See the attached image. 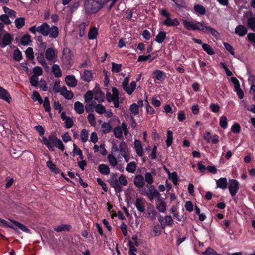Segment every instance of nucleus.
<instances>
[{"label": "nucleus", "instance_id": "f257e3e1", "mask_svg": "<svg viewBox=\"0 0 255 255\" xmlns=\"http://www.w3.org/2000/svg\"><path fill=\"white\" fill-rule=\"evenodd\" d=\"M183 25L188 30H197L205 33H210L215 38H217L219 35V33L217 31L212 27L207 26L206 24L203 21H188L185 20L183 22Z\"/></svg>", "mask_w": 255, "mask_h": 255}, {"label": "nucleus", "instance_id": "f03ea898", "mask_svg": "<svg viewBox=\"0 0 255 255\" xmlns=\"http://www.w3.org/2000/svg\"><path fill=\"white\" fill-rule=\"evenodd\" d=\"M42 143L46 145L48 149L52 152L54 151L55 147L58 148L60 150L63 151L65 146L60 139H58L54 134H51L48 138L43 137Z\"/></svg>", "mask_w": 255, "mask_h": 255}, {"label": "nucleus", "instance_id": "7ed1b4c3", "mask_svg": "<svg viewBox=\"0 0 255 255\" xmlns=\"http://www.w3.org/2000/svg\"><path fill=\"white\" fill-rule=\"evenodd\" d=\"M38 33L44 36L49 35L51 38L55 39L58 35L59 30L57 26H52V27H50L47 23L44 22L38 26Z\"/></svg>", "mask_w": 255, "mask_h": 255}, {"label": "nucleus", "instance_id": "20e7f679", "mask_svg": "<svg viewBox=\"0 0 255 255\" xmlns=\"http://www.w3.org/2000/svg\"><path fill=\"white\" fill-rule=\"evenodd\" d=\"M102 1H85L84 7L88 14L96 13L103 6Z\"/></svg>", "mask_w": 255, "mask_h": 255}, {"label": "nucleus", "instance_id": "39448f33", "mask_svg": "<svg viewBox=\"0 0 255 255\" xmlns=\"http://www.w3.org/2000/svg\"><path fill=\"white\" fill-rule=\"evenodd\" d=\"M161 14L166 18L163 22V24L168 27L177 26L179 25L180 22L177 18L172 19L170 18V13L165 9H162L160 12Z\"/></svg>", "mask_w": 255, "mask_h": 255}, {"label": "nucleus", "instance_id": "423d86ee", "mask_svg": "<svg viewBox=\"0 0 255 255\" xmlns=\"http://www.w3.org/2000/svg\"><path fill=\"white\" fill-rule=\"evenodd\" d=\"M228 189L232 197H234L239 189V184L235 179H230L228 183Z\"/></svg>", "mask_w": 255, "mask_h": 255}, {"label": "nucleus", "instance_id": "0eeeda50", "mask_svg": "<svg viewBox=\"0 0 255 255\" xmlns=\"http://www.w3.org/2000/svg\"><path fill=\"white\" fill-rule=\"evenodd\" d=\"M141 194L147 196L150 201H152L155 197H157V198L161 197L160 194L159 193L158 190L155 188V187L153 185L150 186L148 188V190L145 194L142 192Z\"/></svg>", "mask_w": 255, "mask_h": 255}, {"label": "nucleus", "instance_id": "6e6552de", "mask_svg": "<svg viewBox=\"0 0 255 255\" xmlns=\"http://www.w3.org/2000/svg\"><path fill=\"white\" fill-rule=\"evenodd\" d=\"M1 38V33H0V46L1 48H5L6 46L10 45L13 40L12 35L8 32L4 34L2 40Z\"/></svg>", "mask_w": 255, "mask_h": 255}, {"label": "nucleus", "instance_id": "1a4fd4ad", "mask_svg": "<svg viewBox=\"0 0 255 255\" xmlns=\"http://www.w3.org/2000/svg\"><path fill=\"white\" fill-rule=\"evenodd\" d=\"M231 80L234 85V91L236 92L237 95L240 99L243 98L244 96V93L242 89L240 87V84L238 80L234 77H231Z\"/></svg>", "mask_w": 255, "mask_h": 255}, {"label": "nucleus", "instance_id": "9d476101", "mask_svg": "<svg viewBox=\"0 0 255 255\" xmlns=\"http://www.w3.org/2000/svg\"><path fill=\"white\" fill-rule=\"evenodd\" d=\"M128 146L127 144L124 141L120 143V152L121 155L124 158L126 162H128L129 157L128 153Z\"/></svg>", "mask_w": 255, "mask_h": 255}, {"label": "nucleus", "instance_id": "9b49d317", "mask_svg": "<svg viewBox=\"0 0 255 255\" xmlns=\"http://www.w3.org/2000/svg\"><path fill=\"white\" fill-rule=\"evenodd\" d=\"M0 98L8 103H10L12 101V98L9 92L1 86H0Z\"/></svg>", "mask_w": 255, "mask_h": 255}, {"label": "nucleus", "instance_id": "f8f14e48", "mask_svg": "<svg viewBox=\"0 0 255 255\" xmlns=\"http://www.w3.org/2000/svg\"><path fill=\"white\" fill-rule=\"evenodd\" d=\"M134 185L138 188H142L145 184V181L143 176L141 174H138L134 177L133 179Z\"/></svg>", "mask_w": 255, "mask_h": 255}, {"label": "nucleus", "instance_id": "ddd939ff", "mask_svg": "<svg viewBox=\"0 0 255 255\" xmlns=\"http://www.w3.org/2000/svg\"><path fill=\"white\" fill-rule=\"evenodd\" d=\"M156 208L160 212L164 213L166 211V205L163 199L159 197L156 200Z\"/></svg>", "mask_w": 255, "mask_h": 255}, {"label": "nucleus", "instance_id": "4468645a", "mask_svg": "<svg viewBox=\"0 0 255 255\" xmlns=\"http://www.w3.org/2000/svg\"><path fill=\"white\" fill-rule=\"evenodd\" d=\"M111 187H112L116 193H120L122 191V187L119 184L118 180L116 178H112L109 180Z\"/></svg>", "mask_w": 255, "mask_h": 255}, {"label": "nucleus", "instance_id": "2eb2a0df", "mask_svg": "<svg viewBox=\"0 0 255 255\" xmlns=\"http://www.w3.org/2000/svg\"><path fill=\"white\" fill-rule=\"evenodd\" d=\"M65 80L66 84L71 87H75L77 84V81L73 75L66 76Z\"/></svg>", "mask_w": 255, "mask_h": 255}, {"label": "nucleus", "instance_id": "dca6fc26", "mask_svg": "<svg viewBox=\"0 0 255 255\" xmlns=\"http://www.w3.org/2000/svg\"><path fill=\"white\" fill-rule=\"evenodd\" d=\"M93 74L91 70H86L81 73V78L85 82H89L93 79Z\"/></svg>", "mask_w": 255, "mask_h": 255}, {"label": "nucleus", "instance_id": "f3484780", "mask_svg": "<svg viewBox=\"0 0 255 255\" xmlns=\"http://www.w3.org/2000/svg\"><path fill=\"white\" fill-rule=\"evenodd\" d=\"M13 223L14 224L13 230L15 231H17L18 229H20L22 231L27 233H30L31 231L29 229H28L27 227H26L25 225H24L23 224L16 221H13Z\"/></svg>", "mask_w": 255, "mask_h": 255}, {"label": "nucleus", "instance_id": "a211bd4d", "mask_svg": "<svg viewBox=\"0 0 255 255\" xmlns=\"http://www.w3.org/2000/svg\"><path fill=\"white\" fill-rule=\"evenodd\" d=\"M248 32L247 28L242 25H237L235 29V33L239 36H243L245 35Z\"/></svg>", "mask_w": 255, "mask_h": 255}, {"label": "nucleus", "instance_id": "6ab92c4d", "mask_svg": "<svg viewBox=\"0 0 255 255\" xmlns=\"http://www.w3.org/2000/svg\"><path fill=\"white\" fill-rule=\"evenodd\" d=\"M135 205L138 211L141 213L144 212L145 208L144 205L143 199L142 198H137L136 199Z\"/></svg>", "mask_w": 255, "mask_h": 255}, {"label": "nucleus", "instance_id": "aec40b11", "mask_svg": "<svg viewBox=\"0 0 255 255\" xmlns=\"http://www.w3.org/2000/svg\"><path fill=\"white\" fill-rule=\"evenodd\" d=\"M134 146L137 155L140 157H142L143 155L144 152L141 141L139 140H135L134 142Z\"/></svg>", "mask_w": 255, "mask_h": 255}, {"label": "nucleus", "instance_id": "412c9836", "mask_svg": "<svg viewBox=\"0 0 255 255\" xmlns=\"http://www.w3.org/2000/svg\"><path fill=\"white\" fill-rule=\"evenodd\" d=\"M153 74L155 79L159 81H162L166 78L165 73L159 70H155L154 71Z\"/></svg>", "mask_w": 255, "mask_h": 255}, {"label": "nucleus", "instance_id": "4be33fe9", "mask_svg": "<svg viewBox=\"0 0 255 255\" xmlns=\"http://www.w3.org/2000/svg\"><path fill=\"white\" fill-rule=\"evenodd\" d=\"M56 56L55 50L52 48H48L45 52L46 58L48 61H51L54 59Z\"/></svg>", "mask_w": 255, "mask_h": 255}, {"label": "nucleus", "instance_id": "5701e85b", "mask_svg": "<svg viewBox=\"0 0 255 255\" xmlns=\"http://www.w3.org/2000/svg\"><path fill=\"white\" fill-rule=\"evenodd\" d=\"M216 184L221 189H226L228 186L227 180L226 178L221 177L216 181Z\"/></svg>", "mask_w": 255, "mask_h": 255}, {"label": "nucleus", "instance_id": "b1692460", "mask_svg": "<svg viewBox=\"0 0 255 255\" xmlns=\"http://www.w3.org/2000/svg\"><path fill=\"white\" fill-rule=\"evenodd\" d=\"M72 229V226L69 224H61L60 225L55 227L54 230L58 232L62 231H69Z\"/></svg>", "mask_w": 255, "mask_h": 255}, {"label": "nucleus", "instance_id": "393cba45", "mask_svg": "<svg viewBox=\"0 0 255 255\" xmlns=\"http://www.w3.org/2000/svg\"><path fill=\"white\" fill-rule=\"evenodd\" d=\"M99 172L103 175H108L110 173V168L109 166L105 164H101L98 167Z\"/></svg>", "mask_w": 255, "mask_h": 255}, {"label": "nucleus", "instance_id": "a878e982", "mask_svg": "<svg viewBox=\"0 0 255 255\" xmlns=\"http://www.w3.org/2000/svg\"><path fill=\"white\" fill-rule=\"evenodd\" d=\"M46 165L50 170L55 174H58L60 173V170L56 167V165L51 160L48 161L46 162Z\"/></svg>", "mask_w": 255, "mask_h": 255}, {"label": "nucleus", "instance_id": "bb28decb", "mask_svg": "<svg viewBox=\"0 0 255 255\" xmlns=\"http://www.w3.org/2000/svg\"><path fill=\"white\" fill-rule=\"evenodd\" d=\"M113 132L116 138L120 139H124L122 135V130L120 126L115 127L113 129Z\"/></svg>", "mask_w": 255, "mask_h": 255}, {"label": "nucleus", "instance_id": "cd10ccee", "mask_svg": "<svg viewBox=\"0 0 255 255\" xmlns=\"http://www.w3.org/2000/svg\"><path fill=\"white\" fill-rule=\"evenodd\" d=\"M52 71L56 78H59L62 76L61 70L57 64H54L52 67Z\"/></svg>", "mask_w": 255, "mask_h": 255}, {"label": "nucleus", "instance_id": "c85d7f7f", "mask_svg": "<svg viewBox=\"0 0 255 255\" xmlns=\"http://www.w3.org/2000/svg\"><path fill=\"white\" fill-rule=\"evenodd\" d=\"M74 109L79 114L83 113L84 111V105L79 101H76L74 103Z\"/></svg>", "mask_w": 255, "mask_h": 255}, {"label": "nucleus", "instance_id": "c756f323", "mask_svg": "<svg viewBox=\"0 0 255 255\" xmlns=\"http://www.w3.org/2000/svg\"><path fill=\"white\" fill-rule=\"evenodd\" d=\"M166 33L164 31H160L155 38V41L158 43H162L166 38Z\"/></svg>", "mask_w": 255, "mask_h": 255}, {"label": "nucleus", "instance_id": "7c9ffc66", "mask_svg": "<svg viewBox=\"0 0 255 255\" xmlns=\"http://www.w3.org/2000/svg\"><path fill=\"white\" fill-rule=\"evenodd\" d=\"M73 56L71 50L68 48H65L63 50V58L67 61L72 59Z\"/></svg>", "mask_w": 255, "mask_h": 255}, {"label": "nucleus", "instance_id": "2f4dec72", "mask_svg": "<svg viewBox=\"0 0 255 255\" xmlns=\"http://www.w3.org/2000/svg\"><path fill=\"white\" fill-rule=\"evenodd\" d=\"M194 10L196 13L201 15L205 14L206 13L205 7L200 4H195L194 6Z\"/></svg>", "mask_w": 255, "mask_h": 255}, {"label": "nucleus", "instance_id": "473e14b6", "mask_svg": "<svg viewBox=\"0 0 255 255\" xmlns=\"http://www.w3.org/2000/svg\"><path fill=\"white\" fill-rule=\"evenodd\" d=\"M173 221L171 216L166 215L164 217V222L163 223L162 229H164L166 226L171 227L173 225Z\"/></svg>", "mask_w": 255, "mask_h": 255}, {"label": "nucleus", "instance_id": "72a5a7b5", "mask_svg": "<svg viewBox=\"0 0 255 255\" xmlns=\"http://www.w3.org/2000/svg\"><path fill=\"white\" fill-rule=\"evenodd\" d=\"M98 35V29L96 27H94L90 29L88 32V37L90 40L95 39Z\"/></svg>", "mask_w": 255, "mask_h": 255}, {"label": "nucleus", "instance_id": "f704fd0d", "mask_svg": "<svg viewBox=\"0 0 255 255\" xmlns=\"http://www.w3.org/2000/svg\"><path fill=\"white\" fill-rule=\"evenodd\" d=\"M101 128L103 130V132L104 134H107L111 132L112 129V127L109 123L104 122L101 125Z\"/></svg>", "mask_w": 255, "mask_h": 255}, {"label": "nucleus", "instance_id": "c9c22d12", "mask_svg": "<svg viewBox=\"0 0 255 255\" xmlns=\"http://www.w3.org/2000/svg\"><path fill=\"white\" fill-rule=\"evenodd\" d=\"M89 25V22H82L79 24V35L80 37H83L85 34V28Z\"/></svg>", "mask_w": 255, "mask_h": 255}, {"label": "nucleus", "instance_id": "e433bc0d", "mask_svg": "<svg viewBox=\"0 0 255 255\" xmlns=\"http://www.w3.org/2000/svg\"><path fill=\"white\" fill-rule=\"evenodd\" d=\"M31 42V36L28 34L24 35L21 39V44L24 46L28 45Z\"/></svg>", "mask_w": 255, "mask_h": 255}, {"label": "nucleus", "instance_id": "4c0bfd02", "mask_svg": "<svg viewBox=\"0 0 255 255\" xmlns=\"http://www.w3.org/2000/svg\"><path fill=\"white\" fill-rule=\"evenodd\" d=\"M203 49L209 55H213L215 54V52L213 48L209 44L203 43L202 45Z\"/></svg>", "mask_w": 255, "mask_h": 255}, {"label": "nucleus", "instance_id": "58836bf2", "mask_svg": "<svg viewBox=\"0 0 255 255\" xmlns=\"http://www.w3.org/2000/svg\"><path fill=\"white\" fill-rule=\"evenodd\" d=\"M173 142V133L171 130L167 131V139L166 140V144L167 147H169L172 144Z\"/></svg>", "mask_w": 255, "mask_h": 255}, {"label": "nucleus", "instance_id": "ea45409f", "mask_svg": "<svg viewBox=\"0 0 255 255\" xmlns=\"http://www.w3.org/2000/svg\"><path fill=\"white\" fill-rule=\"evenodd\" d=\"M145 102L146 103V110L147 113L150 115H153L155 113V110L153 108V107L149 105V103L147 100V97L146 95H145Z\"/></svg>", "mask_w": 255, "mask_h": 255}, {"label": "nucleus", "instance_id": "a19ab883", "mask_svg": "<svg viewBox=\"0 0 255 255\" xmlns=\"http://www.w3.org/2000/svg\"><path fill=\"white\" fill-rule=\"evenodd\" d=\"M136 168V163L134 162H131L127 165L126 170L129 173H133L135 171Z\"/></svg>", "mask_w": 255, "mask_h": 255}, {"label": "nucleus", "instance_id": "79ce46f5", "mask_svg": "<svg viewBox=\"0 0 255 255\" xmlns=\"http://www.w3.org/2000/svg\"><path fill=\"white\" fill-rule=\"evenodd\" d=\"M16 27L21 29L25 25V18L23 17L17 18L15 20Z\"/></svg>", "mask_w": 255, "mask_h": 255}, {"label": "nucleus", "instance_id": "37998d69", "mask_svg": "<svg viewBox=\"0 0 255 255\" xmlns=\"http://www.w3.org/2000/svg\"><path fill=\"white\" fill-rule=\"evenodd\" d=\"M73 153L74 154V155H78L81 160L84 158L82 150L80 148H78L77 146L75 144H73Z\"/></svg>", "mask_w": 255, "mask_h": 255}, {"label": "nucleus", "instance_id": "c03bdc74", "mask_svg": "<svg viewBox=\"0 0 255 255\" xmlns=\"http://www.w3.org/2000/svg\"><path fill=\"white\" fill-rule=\"evenodd\" d=\"M179 10H182L183 9H187V4L185 1H173Z\"/></svg>", "mask_w": 255, "mask_h": 255}, {"label": "nucleus", "instance_id": "a18cd8bd", "mask_svg": "<svg viewBox=\"0 0 255 255\" xmlns=\"http://www.w3.org/2000/svg\"><path fill=\"white\" fill-rule=\"evenodd\" d=\"M32 98L34 101H38V102L40 104H42L43 102V100L42 98H41L40 95L36 90H35L33 92Z\"/></svg>", "mask_w": 255, "mask_h": 255}, {"label": "nucleus", "instance_id": "49530a36", "mask_svg": "<svg viewBox=\"0 0 255 255\" xmlns=\"http://www.w3.org/2000/svg\"><path fill=\"white\" fill-rule=\"evenodd\" d=\"M13 59L16 61H20L22 59V53L18 48L14 51Z\"/></svg>", "mask_w": 255, "mask_h": 255}, {"label": "nucleus", "instance_id": "de8ad7c7", "mask_svg": "<svg viewBox=\"0 0 255 255\" xmlns=\"http://www.w3.org/2000/svg\"><path fill=\"white\" fill-rule=\"evenodd\" d=\"M42 104L45 111L47 112H50L51 111V107L49 98L47 97L44 98Z\"/></svg>", "mask_w": 255, "mask_h": 255}, {"label": "nucleus", "instance_id": "09e8293b", "mask_svg": "<svg viewBox=\"0 0 255 255\" xmlns=\"http://www.w3.org/2000/svg\"><path fill=\"white\" fill-rule=\"evenodd\" d=\"M130 112L131 114L136 115L139 113L138 106L136 103H133L130 106Z\"/></svg>", "mask_w": 255, "mask_h": 255}, {"label": "nucleus", "instance_id": "8fccbe9b", "mask_svg": "<svg viewBox=\"0 0 255 255\" xmlns=\"http://www.w3.org/2000/svg\"><path fill=\"white\" fill-rule=\"evenodd\" d=\"M220 126L221 127L224 129H225L228 126V123H227V117L225 116H222L220 117Z\"/></svg>", "mask_w": 255, "mask_h": 255}, {"label": "nucleus", "instance_id": "3c124183", "mask_svg": "<svg viewBox=\"0 0 255 255\" xmlns=\"http://www.w3.org/2000/svg\"><path fill=\"white\" fill-rule=\"evenodd\" d=\"M247 25L250 29L255 31V17L249 18L247 20Z\"/></svg>", "mask_w": 255, "mask_h": 255}, {"label": "nucleus", "instance_id": "603ef678", "mask_svg": "<svg viewBox=\"0 0 255 255\" xmlns=\"http://www.w3.org/2000/svg\"><path fill=\"white\" fill-rule=\"evenodd\" d=\"M37 60L38 62L43 66H47V63L44 59V55L43 52H41L40 53H38L37 56Z\"/></svg>", "mask_w": 255, "mask_h": 255}, {"label": "nucleus", "instance_id": "864d4df0", "mask_svg": "<svg viewBox=\"0 0 255 255\" xmlns=\"http://www.w3.org/2000/svg\"><path fill=\"white\" fill-rule=\"evenodd\" d=\"M136 81H133L130 83V87H128L127 89H126V92L129 95L131 94L136 88Z\"/></svg>", "mask_w": 255, "mask_h": 255}, {"label": "nucleus", "instance_id": "5fc2aeb1", "mask_svg": "<svg viewBox=\"0 0 255 255\" xmlns=\"http://www.w3.org/2000/svg\"><path fill=\"white\" fill-rule=\"evenodd\" d=\"M104 93L100 90L98 92H96L94 99L99 102H102L104 101Z\"/></svg>", "mask_w": 255, "mask_h": 255}, {"label": "nucleus", "instance_id": "6e6d98bb", "mask_svg": "<svg viewBox=\"0 0 255 255\" xmlns=\"http://www.w3.org/2000/svg\"><path fill=\"white\" fill-rule=\"evenodd\" d=\"M112 71L114 73H119L122 70V65L121 64H116L114 62H112Z\"/></svg>", "mask_w": 255, "mask_h": 255}, {"label": "nucleus", "instance_id": "4d7b16f0", "mask_svg": "<svg viewBox=\"0 0 255 255\" xmlns=\"http://www.w3.org/2000/svg\"><path fill=\"white\" fill-rule=\"evenodd\" d=\"M36 131L39 133V135L43 138V137H45L44 136L45 133V129L41 125H37L34 127Z\"/></svg>", "mask_w": 255, "mask_h": 255}, {"label": "nucleus", "instance_id": "13d9d810", "mask_svg": "<svg viewBox=\"0 0 255 255\" xmlns=\"http://www.w3.org/2000/svg\"><path fill=\"white\" fill-rule=\"evenodd\" d=\"M95 108L96 112L99 114H103L106 113L105 107L101 104H97Z\"/></svg>", "mask_w": 255, "mask_h": 255}, {"label": "nucleus", "instance_id": "bf43d9fd", "mask_svg": "<svg viewBox=\"0 0 255 255\" xmlns=\"http://www.w3.org/2000/svg\"><path fill=\"white\" fill-rule=\"evenodd\" d=\"M144 181L149 184H151L153 183V177L151 173L150 172L145 173Z\"/></svg>", "mask_w": 255, "mask_h": 255}, {"label": "nucleus", "instance_id": "052dcab7", "mask_svg": "<svg viewBox=\"0 0 255 255\" xmlns=\"http://www.w3.org/2000/svg\"><path fill=\"white\" fill-rule=\"evenodd\" d=\"M25 54L27 58L29 60H33L34 58L33 50L31 47H28L26 49Z\"/></svg>", "mask_w": 255, "mask_h": 255}, {"label": "nucleus", "instance_id": "680f3d73", "mask_svg": "<svg viewBox=\"0 0 255 255\" xmlns=\"http://www.w3.org/2000/svg\"><path fill=\"white\" fill-rule=\"evenodd\" d=\"M88 133L86 129H83L81 131V139L82 142L83 143L86 142L88 140Z\"/></svg>", "mask_w": 255, "mask_h": 255}, {"label": "nucleus", "instance_id": "e2e57ef3", "mask_svg": "<svg viewBox=\"0 0 255 255\" xmlns=\"http://www.w3.org/2000/svg\"><path fill=\"white\" fill-rule=\"evenodd\" d=\"M231 131L233 133L237 134L241 131V127L238 123H234L231 128Z\"/></svg>", "mask_w": 255, "mask_h": 255}, {"label": "nucleus", "instance_id": "0e129e2a", "mask_svg": "<svg viewBox=\"0 0 255 255\" xmlns=\"http://www.w3.org/2000/svg\"><path fill=\"white\" fill-rule=\"evenodd\" d=\"M30 82L32 86L37 88L38 85V78L36 75H32L30 78Z\"/></svg>", "mask_w": 255, "mask_h": 255}, {"label": "nucleus", "instance_id": "69168bd1", "mask_svg": "<svg viewBox=\"0 0 255 255\" xmlns=\"http://www.w3.org/2000/svg\"><path fill=\"white\" fill-rule=\"evenodd\" d=\"M93 98V94L90 90H88L84 95L85 101L86 103L90 102Z\"/></svg>", "mask_w": 255, "mask_h": 255}, {"label": "nucleus", "instance_id": "338daca9", "mask_svg": "<svg viewBox=\"0 0 255 255\" xmlns=\"http://www.w3.org/2000/svg\"><path fill=\"white\" fill-rule=\"evenodd\" d=\"M108 159L110 164L112 166H115L117 164V159L113 155H109L108 156Z\"/></svg>", "mask_w": 255, "mask_h": 255}, {"label": "nucleus", "instance_id": "774afa93", "mask_svg": "<svg viewBox=\"0 0 255 255\" xmlns=\"http://www.w3.org/2000/svg\"><path fill=\"white\" fill-rule=\"evenodd\" d=\"M203 254L204 255H221L217 254L214 250L210 248H208Z\"/></svg>", "mask_w": 255, "mask_h": 255}]
</instances>
